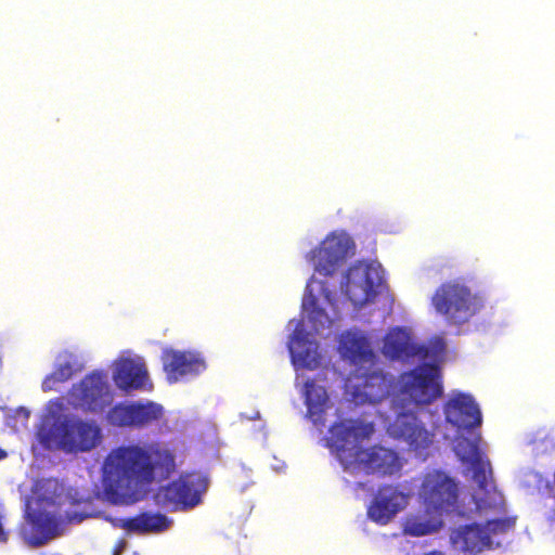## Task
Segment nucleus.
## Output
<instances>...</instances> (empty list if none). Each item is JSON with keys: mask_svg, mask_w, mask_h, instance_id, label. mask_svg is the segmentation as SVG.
Returning a JSON list of instances; mask_svg holds the SVG:
<instances>
[{"mask_svg": "<svg viewBox=\"0 0 555 555\" xmlns=\"http://www.w3.org/2000/svg\"><path fill=\"white\" fill-rule=\"evenodd\" d=\"M354 255V243L345 231H333L305 258L314 268L302 298L301 321L292 320L288 350L296 372L307 369H325L330 363L326 353L312 333L330 331L345 310L331 287L336 285V274L348 258Z\"/></svg>", "mask_w": 555, "mask_h": 555, "instance_id": "f257e3e1", "label": "nucleus"}, {"mask_svg": "<svg viewBox=\"0 0 555 555\" xmlns=\"http://www.w3.org/2000/svg\"><path fill=\"white\" fill-rule=\"evenodd\" d=\"M296 387L307 406V416L312 424L322 429L330 425L327 447L339 461L345 473L356 478L376 474L395 475L402 468V461L393 450L374 446L365 448L374 433L373 424L360 420H344L334 409L326 388L319 380L305 377L297 372Z\"/></svg>", "mask_w": 555, "mask_h": 555, "instance_id": "f03ea898", "label": "nucleus"}, {"mask_svg": "<svg viewBox=\"0 0 555 555\" xmlns=\"http://www.w3.org/2000/svg\"><path fill=\"white\" fill-rule=\"evenodd\" d=\"M444 359L417 360L422 364L402 374L391 399L390 413L384 416L387 434L406 443L418 456L425 455L433 444L440 418L430 404L442 395L439 366Z\"/></svg>", "mask_w": 555, "mask_h": 555, "instance_id": "7ed1b4c3", "label": "nucleus"}, {"mask_svg": "<svg viewBox=\"0 0 555 555\" xmlns=\"http://www.w3.org/2000/svg\"><path fill=\"white\" fill-rule=\"evenodd\" d=\"M173 467L172 454L158 444L115 449L103 464L104 496L114 504L137 502L149 483L166 477Z\"/></svg>", "mask_w": 555, "mask_h": 555, "instance_id": "20e7f679", "label": "nucleus"}, {"mask_svg": "<svg viewBox=\"0 0 555 555\" xmlns=\"http://www.w3.org/2000/svg\"><path fill=\"white\" fill-rule=\"evenodd\" d=\"M100 424L69 412L64 398L46 403L36 430L37 441L47 450L65 453L89 452L102 442Z\"/></svg>", "mask_w": 555, "mask_h": 555, "instance_id": "39448f33", "label": "nucleus"}, {"mask_svg": "<svg viewBox=\"0 0 555 555\" xmlns=\"http://www.w3.org/2000/svg\"><path fill=\"white\" fill-rule=\"evenodd\" d=\"M62 494L63 487L56 479H42L36 483L21 528V537L26 544L43 545L63 534L67 522H80L85 518L76 511L63 514Z\"/></svg>", "mask_w": 555, "mask_h": 555, "instance_id": "423d86ee", "label": "nucleus"}, {"mask_svg": "<svg viewBox=\"0 0 555 555\" xmlns=\"http://www.w3.org/2000/svg\"><path fill=\"white\" fill-rule=\"evenodd\" d=\"M485 442L480 436H460L453 446L456 456L467 465L474 482L473 504L486 516H498L504 508V495L496 489L490 463L485 459Z\"/></svg>", "mask_w": 555, "mask_h": 555, "instance_id": "0eeeda50", "label": "nucleus"}, {"mask_svg": "<svg viewBox=\"0 0 555 555\" xmlns=\"http://www.w3.org/2000/svg\"><path fill=\"white\" fill-rule=\"evenodd\" d=\"M469 505L473 511L465 516L470 517L475 515L478 517V521L473 525L461 526L451 532L450 540L453 547L461 552L466 553H479L485 548H491L499 546L500 541L496 538L514 525L513 520L505 516L506 505L502 513L498 516L483 515L473 504V494L469 498Z\"/></svg>", "mask_w": 555, "mask_h": 555, "instance_id": "6e6552de", "label": "nucleus"}, {"mask_svg": "<svg viewBox=\"0 0 555 555\" xmlns=\"http://www.w3.org/2000/svg\"><path fill=\"white\" fill-rule=\"evenodd\" d=\"M470 495H462L456 481L444 472L434 469L424 474L418 488V499L423 506L444 516L466 515L473 511Z\"/></svg>", "mask_w": 555, "mask_h": 555, "instance_id": "1a4fd4ad", "label": "nucleus"}, {"mask_svg": "<svg viewBox=\"0 0 555 555\" xmlns=\"http://www.w3.org/2000/svg\"><path fill=\"white\" fill-rule=\"evenodd\" d=\"M436 311L452 324H464L485 306L483 298L461 283L440 286L431 299Z\"/></svg>", "mask_w": 555, "mask_h": 555, "instance_id": "9d476101", "label": "nucleus"}, {"mask_svg": "<svg viewBox=\"0 0 555 555\" xmlns=\"http://www.w3.org/2000/svg\"><path fill=\"white\" fill-rule=\"evenodd\" d=\"M382 352L387 359L401 362L421 359L441 361L446 353V343L442 337H435L428 346H423L415 340L410 328L393 327L384 338Z\"/></svg>", "mask_w": 555, "mask_h": 555, "instance_id": "9b49d317", "label": "nucleus"}, {"mask_svg": "<svg viewBox=\"0 0 555 555\" xmlns=\"http://www.w3.org/2000/svg\"><path fill=\"white\" fill-rule=\"evenodd\" d=\"M63 398L67 408L100 414L113 403L114 390L106 372L93 371L74 384Z\"/></svg>", "mask_w": 555, "mask_h": 555, "instance_id": "f8f14e48", "label": "nucleus"}, {"mask_svg": "<svg viewBox=\"0 0 555 555\" xmlns=\"http://www.w3.org/2000/svg\"><path fill=\"white\" fill-rule=\"evenodd\" d=\"M383 285V270L378 262H356L340 276V289L353 308L371 302Z\"/></svg>", "mask_w": 555, "mask_h": 555, "instance_id": "ddd939ff", "label": "nucleus"}, {"mask_svg": "<svg viewBox=\"0 0 555 555\" xmlns=\"http://www.w3.org/2000/svg\"><path fill=\"white\" fill-rule=\"evenodd\" d=\"M393 376L373 365L354 370L345 384V396L356 404H376L389 396Z\"/></svg>", "mask_w": 555, "mask_h": 555, "instance_id": "4468645a", "label": "nucleus"}, {"mask_svg": "<svg viewBox=\"0 0 555 555\" xmlns=\"http://www.w3.org/2000/svg\"><path fill=\"white\" fill-rule=\"evenodd\" d=\"M207 489L208 479L203 474H188L159 488L155 494V502L168 509H189L202 502V495Z\"/></svg>", "mask_w": 555, "mask_h": 555, "instance_id": "2eb2a0df", "label": "nucleus"}, {"mask_svg": "<svg viewBox=\"0 0 555 555\" xmlns=\"http://www.w3.org/2000/svg\"><path fill=\"white\" fill-rule=\"evenodd\" d=\"M115 386L124 392L151 391L153 383L143 357L124 350L111 364Z\"/></svg>", "mask_w": 555, "mask_h": 555, "instance_id": "dca6fc26", "label": "nucleus"}, {"mask_svg": "<svg viewBox=\"0 0 555 555\" xmlns=\"http://www.w3.org/2000/svg\"><path fill=\"white\" fill-rule=\"evenodd\" d=\"M163 416L164 408L159 403L145 400L134 403H119L108 411L106 420L114 426L141 427L155 424Z\"/></svg>", "mask_w": 555, "mask_h": 555, "instance_id": "f3484780", "label": "nucleus"}, {"mask_svg": "<svg viewBox=\"0 0 555 555\" xmlns=\"http://www.w3.org/2000/svg\"><path fill=\"white\" fill-rule=\"evenodd\" d=\"M443 412L447 423L459 430L473 429L482 422L481 411L474 397L457 390L448 395Z\"/></svg>", "mask_w": 555, "mask_h": 555, "instance_id": "a211bd4d", "label": "nucleus"}, {"mask_svg": "<svg viewBox=\"0 0 555 555\" xmlns=\"http://www.w3.org/2000/svg\"><path fill=\"white\" fill-rule=\"evenodd\" d=\"M162 361L166 377L171 384L193 378L206 369L199 354L192 351L166 348Z\"/></svg>", "mask_w": 555, "mask_h": 555, "instance_id": "6ab92c4d", "label": "nucleus"}, {"mask_svg": "<svg viewBox=\"0 0 555 555\" xmlns=\"http://www.w3.org/2000/svg\"><path fill=\"white\" fill-rule=\"evenodd\" d=\"M410 499L409 493L396 487L382 488L367 507V517L378 525H386L409 505Z\"/></svg>", "mask_w": 555, "mask_h": 555, "instance_id": "aec40b11", "label": "nucleus"}, {"mask_svg": "<svg viewBox=\"0 0 555 555\" xmlns=\"http://www.w3.org/2000/svg\"><path fill=\"white\" fill-rule=\"evenodd\" d=\"M338 351L354 370H364L375 363V353L371 341L361 331H349L340 336Z\"/></svg>", "mask_w": 555, "mask_h": 555, "instance_id": "412c9836", "label": "nucleus"}, {"mask_svg": "<svg viewBox=\"0 0 555 555\" xmlns=\"http://www.w3.org/2000/svg\"><path fill=\"white\" fill-rule=\"evenodd\" d=\"M83 367L85 362L78 353L69 350L59 352L54 360L53 371L42 382V390L44 392L57 391L62 384L68 382Z\"/></svg>", "mask_w": 555, "mask_h": 555, "instance_id": "4be33fe9", "label": "nucleus"}, {"mask_svg": "<svg viewBox=\"0 0 555 555\" xmlns=\"http://www.w3.org/2000/svg\"><path fill=\"white\" fill-rule=\"evenodd\" d=\"M115 528L124 529L128 534L157 533L167 530L171 520L160 514H141L133 518L105 517Z\"/></svg>", "mask_w": 555, "mask_h": 555, "instance_id": "5701e85b", "label": "nucleus"}, {"mask_svg": "<svg viewBox=\"0 0 555 555\" xmlns=\"http://www.w3.org/2000/svg\"><path fill=\"white\" fill-rule=\"evenodd\" d=\"M423 511L409 513L403 522V531L408 535L424 537L439 532L444 526V515L423 506Z\"/></svg>", "mask_w": 555, "mask_h": 555, "instance_id": "b1692460", "label": "nucleus"}, {"mask_svg": "<svg viewBox=\"0 0 555 555\" xmlns=\"http://www.w3.org/2000/svg\"><path fill=\"white\" fill-rule=\"evenodd\" d=\"M5 512L4 506L0 503V542L4 543L8 541V532L4 529Z\"/></svg>", "mask_w": 555, "mask_h": 555, "instance_id": "393cba45", "label": "nucleus"}, {"mask_svg": "<svg viewBox=\"0 0 555 555\" xmlns=\"http://www.w3.org/2000/svg\"><path fill=\"white\" fill-rule=\"evenodd\" d=\"M16 416L21 420L22 424L25 425L30 416V412L26 408H18L16 410Z\"/></svg>", "mask_w": 555, "mask_h": 555, "instance_id": "a878e982", "label": "nucleus"}, {"mask_svg": "<svg viewBox=\"0 0 555 555\" xmlns=\"http://www.w3.org/2000/svg\"><path fill=\"white\" fill-rule=\"evenodd\" d=\"M126 547H127L126 540H124V539L120 540L118 542V544L116 545L113 555H120L125 551Z\"/></svg>", "mask_w": 555, "mask_h": 555, "instance_id": "bb28decb", "label": "nucleus"}, {"mask_svg": "<svg viewBox=\"0 0 555 555\" xmlns=\"http://www.w3.org/2000/svg\"><path fill=\"white\" fill-rule=\"evenodd\" d=\"M8 457V452L0 447V461H3Z\"/></svg>", "mask_w": 555, "mask_h": 555, "instance_id": "cd10ccee", "label": "nucleus"}, {"mask_svg": "<svg viewBox=\"0 0 555 555\" xmlns=\"http://www.w3.org/2000/svg\"><path fill=\"white\" fill-rule=\"evenodd\" d=\"M259 417V412L258 411H255L253 412L251 415L247 416L248 420H255V418H258Z\"/></svg>", "mask_w": 555, "mask_h": 555, "instance_id": "c85d7f7f", "label": "nucleus"}, {"mask_svg": "<svg viewBox=\"0 0 555 555\" xmlns=\"http://www.w3.org/2000/svg\"><path fill=\"white\" fill-rule=\"evenodd\" d=\"M548 520L552 522V524H555V511L552 512L550 515H548Z\"/></svg>", "mask_w": 555, "mask_h": 555, "instance_id": "c756f323", "label": "nucleus"}]
</instances>
